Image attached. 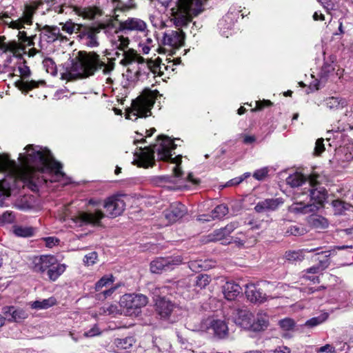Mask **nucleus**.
Masks as SVG:
<instances>
[{
    "instance_id": "1",
    "label": "nucleus",
    "mask_w": 353,
    "mask_h": 353,
    "mask_svg": "<svg viewBox=\"0 0 353 353\" xmlns=\"http://www.w3.org/2000/svg\"><path fill=\"white\" fill-rule=\"evenodd\" d=\"M26 154H20V165L10 160L8 154H0V171L8 175L0 180V207L10 196V191L21 181L35 191L40 185L54 182V159L50 152L39 145H28Z\"/></svg>"
},
{
    "instance_id": "2",
    "label": "nucleus",
    "mask_w": 353,
    "mask_h": 353,
    "mask_svg": "<svg viewBox=\"0 0 353 353\" xmlns=\"http://www.w3.org/2000/svg\"><path fill=\"white\" fill-rule=\"evenodd\" d=\"M114 68V63L108 58L102 57L94 52L79 51L70 63H65L61 79L72 81L79 78H86L102 69L104 74H109Z\"/></svg>"
},
{
    "instance_id": "3",
    "label": "nucleus",
    "mask_w": 353,
    "mask_h": 353,
    "mask_svg": "<svg viewBox=\"0 0 353 353\" xmlns=\"http://www.w3.org/2000/svg\"><path fill=\"white\" fill-rule=\"evenodd\" d=\"M158 142L159 143L152 146L140 147L139 151L134 152L133 163L138 167L144 168L152 167L154 165V153L156 152L159 160L170 161L176 164L173 169L174 174L176 177H181L182 176V170L180 168L181 156L179 155L174 158L172 157V152L176 149V144L174 143L173 140L163 135L158 137Z\"/></svg>"
},
{
    "instance_id": "4",
    "label": "nucleus",
    "mask_w": 353,
    "mask_h": 353,
    "mask_svg": "<svg viewBox=\"0 0 353 353\" xmlns=\"http://www.w3.org/2000/svg\"><path fill=\"white\" fill-rule=\"evenodd\" d=\"M203 11L202 0H177L176 6L171 8L172 20L176 27H183Z\"/></svg>"
},
{
    "instance_id": "5",
    "label": "nucleus",
    "mask_w": 353,
    "mask_h": 353,
    "mask_svg": "<svg viewBox=\"0 0 353 353\" xmlns=\"http://www.w3.org/2000/svg\"><path fill=\"white\" fill-rule=\"evenodd\" d=\"M39 3L37 2L31 4H26L23 16L17 20H10V17L6 13L2 14L1 20L3 23L8 25L9 28L21 30L25 28L24 25L30 26L32 23V17L35 11L39 8ZM17 37L23 43L27 42L28 46H32L34 44L32 40L35 37V35L28 36L26 32L19 30Z\"/></svg>"
},
{
    "instance_id": "6",
    "label": "nucleus",
    "mask_w": 353,
    "mask_h": 353,
    "mask_svg": "<svg viewBox=\"0 0 353 353\" xmlns=\"http://www.w3.org/2000/svg\"><path fill=\"white\" fill-rule=\"evenodd\" d=\"M130 40L123 35H114L111 39L112 49L117 50L115 55L119 57L122 56L120 63L123 65H128L132 63H137L142 67L145 63V59L138 54L133 49L128 48Z\"/></svg>"
},
{
    "instance_id": "7",
    "label": "nucleus",
    "mask_w": 353,
    "mask_h": 353,
    "mask_svg": "<svg viewBox=\"0 0 353 353\" xmlns=\"http://www.w3.org/2000/svg\"><path fill=\"white\" fill-rule=\"evenodd\" d=\"M148 303V298L141 294H125L119 301L120 306L125 310L126 315H137L139 310Z\"/></svg>"
},
{
    "instance_id": "8",
    "label": "nucleus",
    "mask_w": 353,
    "mask_h": 353,
    "mask_svg": "<svg viewBox=\"0 0 353 353\" xmlns=\"http://www.w3.org/2000/svg\"><path fill=\"white\" fill-rule=\"evenodd\" d=\"M154 100L150 97H139L132 103V110L127 114V119L137 120L138 117H147L151 114Z\"/></svg>"
},
{
    "instance_id": "9",
    "label": "nucleus",
    "mask_w": 353,
    "mask_h": 353,
    "mask_svg": "<svg viewBox=\"0 0 353 353\" xmlns=\"http://www.w3.org/2000/svg\"><path fill=\"white\" fill-rule=\"evenodd\" d=\"M105 217V214L101 210L81 211L71 220L79 226L90 225L92 226L101 225V220Z\"/></svg>"
},
{
    "instance_id": "10",
    "label": "nucleus",
    "mask_w": 353,
    "mask_h": 353,
    "mask_svg": "<svg viewBox=\"0 0 353 353\" xmlns=\"http://www.w3.org/2000/svg\"><path fill=\"white\" fill-rule=\"evenodd\" d=\"M182 263L183 258L180 255L160 257L151 262L150 270L152 273L159 274L162 271L172 270Z\"/></svg>"
},
{
    "instance_id": "11",
    "label": "nucleus",
    "mask_w": 353,
    "mask_h": 353,
    "mask_svg": "<svg viewBox=\"0 0 353 353\" xmlns=\"http://www.w3.org/2000/svg\"><path fill=\"white\" fill-rule=\"evenodd\" d=\"M319 177L318 174H312L310 175L308 179V183L310 188L308 190L309 194H307V199L309 198V201H313L312 204L316 205L319 208L320 205H322L323 202L326 200L327 198V192L324 188L323 187H316L318 184L317 178ZM303 194H305V192Z\"/></svg>"
},
{
    "instance_id": "12",
    "label": "nucleus",
    "mask_w": 353,
    "mask_h": 353,
    "mask_svg": "<svg viewBox=\"0 0 353 353\" xmlns=\"http://www.w3.org/2000/svg\"><path fill=\"white\" fill-rule=\"evenodd\" d=\"M5 39L6 38L4 37H0V50H2L3 53L8 52L12 53V56L8 55L5 60L4 68H8L12 62V57H21L22 52L25 50V48L16 41L6 43L4 42Z\"/></svg>"
},
{
    "instance_id": "13",
    "label": "nucleus",
    "mask_w": 353,
    "mask_h": 353,
    "mask_svg": "<svg viewBox=\"0 0 353 353\" xmlns=\"http://www.w3.org/2000/svg\"><path fill=\"white\" fill-rule=\"evenodd\" d=\"M103 28L104 26L85 27L80 31L79 37L85 46L96 48L99 45L98 34Z\"/></svg>"
},
{
    "instance_id": "14",
    "label": "nucleus",
    "mask_w": 353,
    "mask_h": 353,
    "mask_svg": "<svg viewBox=\"0 0 353 353\" xmlns=\"http://www.w3.org/2000/svg\"><path fill=\"white\" fill-rule=\"evenodd\" d=\"M119 29L125 32H137L144 33L147 37L148 30L146 23L139 18L129 17L126 20L120 22Z\"/></svg>"
},
{
    "instance_id": "15",
    "label": "nucleus",
    "mask_w": 353,
    "mask_h": 353,
    "mask_svg": "<svg viewBox=\"0 0 353 353\" xmlns=\"http://www.w3.org/2000/svg\"><path fill=\"white\" fill-rule=\"evenodd\" d=\"M103 207L109 216L116 217L122 214L125 203L120 196H112L105 201Z\"/></svg>"
},
{
    "instance_id": "16",
    "label": "nucleus",
    "mask_w": 353,
    "mask_h": 353,
    "mask_svg": "<svg viewBox=\"0 0 353 353\" xmlns=\"http://www.w3.org/2000/svg\"><path fill=\"white\" fill-rule=\"evenodd\" d=\"M37 28L41 31V38L48 43H53L57 40H67L66 37L63 36L60 31V28L56 26L46 25L41 27L37 23Z\"/></svg>"
},
{
    "instance_id": "17",
    "label": "nucleus",
    "mask_w": 353,
    "mask_h": 353,
    "mask_svg": "<svg viewBox=\"0 0 353 353\" xmlns=\"http://www.w3.org/2000/svg\"><path fill=\"white\" fill-rule=\"evenodd\" d=\"M185 40L184 32L179 29L178 30H168L165 32L162 39V43L174 48H179L183 46Z\"/></svg>"
},
{
    "instance_id": "18",
    "label": "nucleus",
    "mask_w": 353,
    "mask_h": 353,
    "mask_svg": "<svg viewBox=\"0 0 353 353\" xmlns=\"http://www.w3.org/2000/svg\"><path fill=\"white\" fill-rule=\"evenodd\" d=\"M164 213L168 222L173 223L181 219L187 213V209L183 204L176 202L172 203Z\"/></svg>"
},
{
    "instance_id": "19",
    "label": "nucleus",
    "mask_w": 353,
    "mask_h": 353,
    "mask_svg": "<svg viewBox=\"0 0 353 353\" xmlns=\"http://www.w3.org/2000/svg\"><path fill=\"white\" fill-rule=\"evenodd\" d=\"M234 322L245 330H252L253 314L246 308L238 309L234 314Z\"/></svg>"
},
{
    "instance_id": "20",
    "label": "nucleus",
    "mask_w": 353,
    "mask_h": 353,
    "mask_svg": "<svg viewBox=\"0 0 353 353\" xmlns=\"http://www.w3.org/2000/svg\"><path fill=\"white\" fill-rule=\"evenodd\" d=\"M283 203L282 198L266 199L258 202L254 210L259 213L272 212L276 210Z\"/></svg>"
},
{
    "instance_id": "21",
    "label": "nucleus",
    "mask_w": 353,
    "mask_h": 353,
    "mask_svg": "<svg viewBox=\"0 0 353 353\" xmlns=\"http://www.w3.org/2000/svg\"><path fill=\"white\" fill-rule=\"evenodd\" d=\"M236 14H233L231 8L229 12L221 19L218 23L220 33L228 38L232 34V30L236 21Z\"/></svg>"
},
{
    "instance_id": "22",
    "label": "nucleus",
    "mask_w": 353,
    "mask_h": 353,
    "mask_svg": "<svg viewBox=\"0 0 353 353\" xmlns=\"http://www.w3.org/2000/svg\"><path fill=\"white\" fill-rule=\"evenodd\" d=\"M56 257L52 255H42L34 260V270L37 272L47 273L55 263Z\"/></svg>"
},
{
    "instance_id": "23",
    "label": "nucleus",
    "mask_w": 353,
    "mask_h": 353,
    "mask_svg": "<svg viewBox=\"0 0 353 353\" xmlns=\"http://www.w3.org/2000/svg\"><path fill=\"white\" fill-rule=\"evenodd\" d=\"M2 313L10 322H18L28 317V314L23 309L14 306L3 307Z\"/></svg>"
},
{
    "instance_id": "24",
    "label": "nucleus",
    "mask_w": 353,
    "mask_h": 353,
    "mask_svg": "<svg viewBox=\"0 0 353 353\" xmlns=\"http://www.w3.org/2000/svg\"><path fill=\"white\" fill-rule=\"evenodd\" d=\"M256 241V239L252 230H248L245 234L239 232L236 236L232 237V242L234 243L238 247H250Z\"/></svg>"
},
{
    "instance_id": "25",
    "label": "nucleus",
    "mask_w": 353,
    "mask_h": 353,
    "mask_svg": "<svg viewBox=\"0 0 353 353\" xmlns=\"http://www.w3.org/2000/svg\"><path fill=\"white\" fill-rule=\"evenodd\" d=\"M156 310L162 319H168L176 305L166 298L156 299Z\"/></svg>"
},
{
    "instance_id": "26",
    "label": "nucleus",
    "mask_w": 353,
    "mask_h": 353,
    "mask_svg": "<svg viewBox=\"0 0 353 353\" xmlns=\"http://www.w3.org/2000/svg\"><path fill=\"white\" fill-rule=\"evenodd\" d=\"M319 209L316 205L305 201H296L288 207V211L294 214H307L316 212Z\"/></svg>"
},
{
    "instance_id": "27",
    "label": "nucleus",
    "mask_w": 353,
    "mask_h": 353,
    "mask_svg": "<svg viewBox=\"0 0 353 353\" xmlns=\"http://www.w3.org/2000/svg\"><path fill=\"white\" fill-rule=\"evenodd\" d=\"M208 328L212 329L213 330L214 335L218 339H225L228 336V324L223 320H210Z\"/></svg>"
},
{
    "instance_id": "28",
    "label": "nucleus",
    "mask_w": 353,
    "mask_h": 353,
    "mask_svg": "<svg viewBox=\"0 0 353 353\" xmlns=\"http://www.w3.org/2000/svg\"><path fill=\"white\" fill-rule=\"evenodd\" d=\"M152 72L154 75L162 76L163 71L161 70V64L152 61L145 62L142 67H139L137 74L141 76L142 74H149Z\"/></svg>"
},
{
    "instance_id": "29",
    "label": "nucleus",
    "mask_w": 353,
    "mask_h": 353,
    "mask_svg": "<svg viewBox=\"0 0 353 353\" xmlns=\"http://www.w3.org/2000/svg\"><path fill=\"white\" fill-rule=\"evenodd\" d=\"M269 325V316L265 312L259 311L256 316H253L251 331L259 332L264 330Z\"/></svg>"
},
{
    "instance_id": "30",
    "label": "nucleus",
    "mask_w": 353,
    "mask_h": 353,
    "mask_svg": "<svg viewBox=\"0 0 353 353\" xmlns=\"http://www.w3.org/2000/svg\"><path fill=\"white\" fill-rule=\"evenodd\" d=\"M223 292L226 299L232 301L241 292V288L234 282H226L223 285Z\"/></svg>"
},
{
    "instance_id": "31",
    "label": "nucleus",
    "mask_w": 353,
    "mask_h": 353,
    "mask_svg": "<svg viewBox=\"0 0 353 353\" xmlns=\"http://www.w3.org/2000/svg\"><path fill=\"white\" fill-rule=\"evenodd\" d=\"M246 296L251 302L263 303L266 300V296L256 286L248 287L246 292Z\"/></svg>"
},
{
    "instance_id": "32",
    "label": "nucleus",
    "mask_w": 353,
    "mask_h": 353,
    "mask_svg": "<svg viewBox=\"0 0 353 353\" xmlns=\"http://www.w3.org/2000/svg\"><path fill=\"white\" fill-rule=\"evenodd\" d=\"M76 13L87 19H93L101 14V11L97 7H86L75 8Z\"/></svg>"
},
{
    "instance_id": "33",
    "label": "nucleus",
    "mask_w": 353,
    "mask_h": 353,
    "mask_svg": "<svg viewBox=\"0 0 353 353\" xmlns=\"http://www.w3.org/2000/svg\"><path fill=\"white\" fill-rule=\"evenodd\" d=\"M65 265L59 263L56 259L54 264L51 266L46 274L50 281H55L65 272Z\"/></svg>"
},
{
    "instance_id": "34",
    "label": "nucleus",
    "mask_w": 353,
    "mask_h": 353,
    "mask_svg": "<svg viewBox=\"0 0 353 353\" xmlns=\"http://www.w3.org/2000/svg\"><path fill=\"white\" fill-rule=\"evenodd\" d=\"M307 222L310 226L317 230H323L328 227L327 220L322 216L313 214L308 217Z\"/></svg>"
},
{
    "instance_id": "35",
    "label": "nucleus",
    "mask_w": 353,
    "mask_h": 353,
    "mask_svg": "<svg viewBox=\"0 0 353 353\" xmlns=\"http://www.w3.org/2000/svg\"><path fill=\"white\" fill-rule=\"evenodd\" d=\"M335 214H343L346 211H353V205L343 201L336 199L332 202Z\"/></svg>"
},
{
    "instance_id": "36",
    "label": "nucleus",
    "mask_w": 353,
    "mask_h": 353,
    "mask_svg": "<svg viewBox=\"0 0 353 353\" xmlns=\"http://www.w3.org/2000/svg\"><path fill=\"white\" fill-rule=\"evenodd\" d=\"M335 65L333 63H325L319 74L320 82L324 83L334 75Z\"/></svg>"
},
{
    "instance_id": "37",
    "label": "nucleus",
    "mask_w": 353,
    "mask_h": 353,
    "mask_svg": "<svg viewBox=\"0 0 353 353\" xmlns=\"http://www.w3.org/2000/svg\"><path fill=\"white\" fill-rule=\"evenodd\" d=\"M306 181V177L302 174L296 172L289 175L286 179L288 185L292 188L299 187Z\"/></svg>"
},
{
    "instance_id": "38",
    "label": "nucleus",
    "mask_w": 353,
    "mask_h": 353,
    "mask_svg": "<svg viewBox=\"0 0 353 353\" xmlns=\"http://www.w3.org/2000/svg\"><path fill=\"white\" fill-rule=\"evenodd\" d=\"M56 303V299L52 296L48 299L32 302L31 303V307L37 310H43L54 305Z\"/></svg>"
},
{
    "instance_id": "39",
    "label": "nucleus",
    "mask_w": 353,
    "mask_h": 353,
    "mask_svg": "<svg viewBox=\"0 0 353 353\" xmlns=\"http://www.w3.org/2000/svg\"><path fill=\"white\" fill-rule=\"evenodd\" d=\"M208 241H223V244H229L232 243V239L230 241H228L227 236L225 233L223 232V228H220L213 231V232L210 233L208 236Z\"/></svg>"
},
{
    "instance_id": "40",
    "label": "nucleus",
    "mask_w": 353,
    "mask_h": 353,
    "mask_svg": "<svg viewBox=\"0 0 353 353\" xmlns=\"http://www.w3.org/2000/svg\"><path fill=\"white\" fill-rule=\"evenodd\" d=\"M13 233L21 237H29L34 234V230L32 227L22 226V225H14L12 227Z\"/></svg>"
},
{
    "instance_id": "41",
    "label": "nucleus",
    "mask_w": 353,
    "mask_h": 353,
    "mask_svg": "<svg viewBox=\"0 0 353 353\" xmlns=\"http://www.w3.org/2000/svg\"><path fill=\"white\" fill-rule=\"evenodd\" d=\"M190 269L195 272L208 270L210 268L207 261L193 260L188 263Z\"/></svg>"
},
{
    "instance_id": "42",
    "label": "nucleus",
    "mask_w": 353,
    "mask_h": 353,
    "mask_svg": "<svg viewBox=\"0 0 353 353\" xmlns=\"http://www.w3.org/2000/svg\"><path fill=\"white\" fill-rule=\"evenodd\" d=\"M325 105L330 109H337L346 105V101L343 99L331 97L325 100Z\"/></svg>"
},
{
    "instance_id": "43",
    "label": "nucleus",
    "mask_w": 353,
    "mask_h": 353,
    "mask_svg": "<svg viewBox=\"0 0 353 353\" xmlns=\"http://www.w3.org/2000/svg\"><path fill=\"white\" fill-rule=\"evenodd\" d=\"M135 340L132 336H127L123 339H116L114 345L119 349L127 350L132 346Z\"/></svg>"
},
{
    "instance_id": "44",
    "label": "nucleus",
    "mask_w": 353,
    "mask_h": 353,
    "mask_svg": "<svg viewBox=\"0 0 353 353\" xmlns=\"http://www.w3.org/2000/svg\"><path fill=\"white\" fill-rule=\"evenodd\" d=\"M114 281V276L110 275H105L101 278L95 284V290L99 292L102 290L103 288H107L112 285Z\"/></svg>"
},
{
    "instance_id": "45",
    "label": "nucleus",
    "mask_w": 353,
    "mask_h": 353,
    "mask_svg": "<svg viewBox=\"0 0 353 353\" xmlns=\"http://www.w3.org/2000/svg\"><path fill=\"white\" fill-rule=\"evenodd\" d=\"M307 232L306 229L301 225H291L288 227L285 234L287 235L302 236Z\"/></svg>"
},
{
    "instance_id": "46",
    "label": "nucleus",
    "mask_w": 353,
    "mask_h": 353,
    "mask_svg": "<svg viewBox=\"0 0 353 353\" xmlns=\"http://www.w3.org/2000/svg\"><path fill=\"white\" fill-rule=\"evenodd\" d=\"M100 314L116 316L120 314V310L116 304H110L101 307L99 310Z\"/></svg>"
},
{
    "instance_id": "47",
    "label": "nucleus",
    "mask_w": 353,
    "mask_h": 353,
    "mask_svg": "<svg viewBox=\"0 0 353 353\" xmlns=\"http://www.w3.org/2000/svg\"><path fill=\"white\" fill-rule=\"evenodd\" d=\"M327 317H328V314L327 313L321 314V315H319L318 316L313 317V318L307 320L305 322V325L308 327H314L315 326H317V325L321 324L324 321H325L326 319H327Z\"/></svg>"
},
{
    "instance_id": "48",
    "label": "nucleus",
    "mask_w": 353,
    "mask_h": 353,
    "mask_svg": "<svg viewBox=\"0 0 353 353\" xmlns=\"http://www.w3.org/2000/svg\"><path fill=\"white\" fill-rule=\"evenodd\" d=\"M316 255H322L323 256L322 259H320L319 257L317 259L319 261L317 265L319 268H321V270H323L325 268H327L330 264L329 256L331 255V251L327 250V251L317 252L316 254Z\"/></svg>"
},
{
    "instance_id": "49",
    "label": "nucleus",
    "mask_w": 353,
    "mask_h": 353,
    "mask_svg": "<svg viewBox=\"0 0 353 353\" xmlns=\"http://www.w3.org/2000/svg\"><path fill=\"white\" fill-rule=\"evenodd\" d=\"M285 257L290 261H301L304 259L305 254L301 250L297 251H288L285 254Z\"/></svg>"
},
{
    "instance_id": "50",
    "label": "nucleus",
    "mask_w": 353,
    "mask_h": 353,
    "mask_svg": "<svg viewBox=\"0 0 353 353\" xmlns=\"http://www.w3.org/2000/svg\"><path fill=\"white\" fill-rule=\"evenodd\" d=\"M228 213V208L225 204L217 205L212 211V216L213 219H221Z\"/></svg>"
},
{
    "instance_id": "51",
    "label": "nucleus",
    "mask_w": 353,
    "mask_h": 353,
    "mask_svg": "<svg viewBox=\"0 0 353 353\" xmlns=\"http://www.w3.org/2000/svg\"><path fill=\"white\" fill-rule=\"evenodd\" d=\"M61 29L63 32L72 34L76 30H80V26L79 24L73 23L71 20L67 21L65 23H60Z\"/></svg>"
},
{
    "instance_id": "52",
    "label": "nucleus",
    "mask_w": 353,
    "mask_h": 353,
    "mask_svg": "<svg viewBox=\"0 0 353 353\" xmlns=\"http://www.w3.org/2000/svg\"><path fill=\"white\" fill-rule=\"evenodd\" d=\"M210 281L211 279L210 276H208V274H201L196 277L194 285L201 290L205 288L208 285H209Z\"/></svg>"
},
{
    "instance_id": "53",
    "label": "nucleus",
    "mask_w": 353,
    "mask_h": 353,
    "mask_svg": "<svg viewBox=\"0 0 353 353\" xmlns=\"http://www.w3.org/2000/svg\"><path fill=\"white\" fill-rule=\"evenodd\" d=\"M295 325V321L291 318H285L279 321V325L284 331L292 330Z\"/></svg>"
},
{
    "instance_id": "54",
    "label": "nucleus",
    "mask_w": 353,
    "mask_h": 353,
    "mask_svg": "<svg viewBox=\"0 0 353 353\" xmlns=\"http://www.w3.org/2000/svg\"><path fill=\"white\" fill-rule=\"evenodd\" d=\"M45 84L44 81H26L22 83V88L26 90H30L34 88H37L39 85Z\"/></svg>"
},
{
    "instance_id": "55",
    "label": "nucleus",
    "mask_w": 353,
    "mask_h": 353,
    "mask_svg": "<svg viewBox=\"0 0 353 353\" xmlns=\"http://www.w3.org/2000/svg\"><path fill=\"white\" fill-rule=\"evenodd\" d=\"M43 66L46 68V71L53 75L56 73V65L54 61L50 58H46L43 61Z\"/></svg>"
},
{
    "instance_id": "56",
    "label": "nucleus",
    "mask_w": 353,
    "mask_h": 353,
    "mask_svg": "<svg viewBox=\"0 0 353 353\" xmlns=\"http://www.w3.org/2000/svg\"><path fill=\"white\" fill-rule=\"evenodd\" d=\"M167 288L166 287H154L153 289H152V294L153 295V300L156 303V299H162L165 298L164 296H162L161 295L163 294L166 293Z\"/></svg>"
},
{
    "instance_id": "57",
    "label": "nucleus",
    "mask_w": 353,
    "mask_h": 353,
    "mask_svg": "<svg viewBox=\"0 0 353 353\" xmlns=\"http://www.w3.org/2000/svg\"><path fill=\"white\" fill-rule=\"evenodd\" d=\"M97 257L96 252H90L84 256L83 262L88 266L92 265L96 263Z\"/></svg>"
},
{
    "instance_id": "58",
    "label": "nucleus",
    "mask_w": 353,
    "mask_h": 353,
    "mask_svg": "<svg viewBox=\"0 0 353 353\" xmlns=\"http://www.w3.org/2000/svg\"><path fill=\"white\" fill-rule=\"evenodd\" d=\"M15 216L11 212H4L0 218V221L4 223H11L14 222Z\"/></svg>"
},
{
    "instance_id": "59",
    "label": "nucleus",
    "mask_w": 353,
    "mask_h": 353,
    "mask_svg": "<svg viewBox=\"0 0 353 353\" xmlns=\"http://www.w3.org/2000/svg\"><path fill=\"white\" fill-rule=\"evenodd\" d=\"M239 226V223L236 221H233L228 224L224 228H222L223 232L225 233L226 236H229L235 229L238 228Z\"/></svg>"
},
{
    "instance_id": "60",
    "label": "nucleus",
    "mask_w": 353,
    "mask_h": 353,
    "mask_svg": "<svg viewBox=\"0 0 353 353\" xmlns=\"http://www.w3.org/2000/svg\"><path fill=\"white\" fill-rule=\"evenodd\" d=\"M316 353L329 352V353H336L334 347L330 344H326L324 346L318 347L316 349Z\"/></svg>"
},
{
    "instance_id": "61",
    "label": "nucleus",
    "mask_w": 353,
    "mask_h": 353,
    "mask_svg": "<svg viewBox=\"0 0 353 353\" xmlns=\"http://www.w3.org/2000/svg\"><path fill=\"white\" fill-rule=\"evenodd\" d=\"M324 150L323 139H317L315 144L314 154L316 155H320Z\"/></svg>"
},
{
    "instance_id": "62",
    "label": "nucleus",
    "mask_w": 353,
    "mask_h": 353,
    "mask_svg": "<svg viewBox=\"0 0 353 353\" xmlns=\"http://www.w3.org/2000/svg\"><path fill=\"white\" fill-rule=\"evenodd\" d=\"M268 170L266 168H263L255 171L253 174V176L257 180L263 179L268 174Z\"/></svg>"
},
{
    "instance_id": "63",
    "label": "nucleus",
    "mask_w": 353,
    "mask_h": 353,
    "mask_svg": "<svg viewBox=\"0 0 353 353\" xmlns=\"http://www.w3.org/2000/svg\"><path fill=\"white\" fill-rule=\"evenodd\" d=\"M19 71L20 72L21 76L23 79L28 78L30 76L31 72L30 68L25 64L19 66Z\"/></svg>"
},
{
    "instance_id": "64",
    "label": "nucleus",
    "mask_w": 353,
    "mask_h": 353,
    "mask_svg": "<svg viewBox=\"0 0 353 353\" xmlns=\"http://www.w3.org/2000/svg\"><path fill=\"white\" fill-rule=\"evenodd\" d=\"M43 240L46 243V245L48 248H52L59 242V240L54 236L46 237Z\"/></svg>"
}]
</instances>
